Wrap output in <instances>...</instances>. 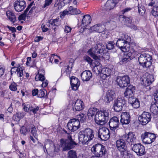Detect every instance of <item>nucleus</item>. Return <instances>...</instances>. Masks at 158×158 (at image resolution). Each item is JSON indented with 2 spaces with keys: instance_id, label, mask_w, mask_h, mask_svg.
I'll list each match as a JSON object with an SVG mask.
<instances>
[{
  "instance_id": "32",
  "label": "nucleus",
  "mask_w": 158,
  "mask_h": 158,
  "mask_svg": "<svg viewBox=\"0 0 158 158\" xmlns=\"http://www.w3.org/2000/svg\"><path fill=\"white\" fill-rule=\"evenodd\" d=\"M33 5V3H31L27 7L26 9L24 11L23 14L19 15L18 17V19L19 20H25L27 12L29 10V9L31 8Z\"/></svg>"
},
{
  "instance_id": "49",
  "label": "nucleus",
  "mask_w": 158,
  "mask_h": 158,
  "mask_svg": "<svg viewBox=\"0 0 158 158\" xmlns=\"http://www.w3.org/2000/svg\"><path fill=\"white\" fill-rule=\"evenodd\" d=\"M152 98L154 99L156 102H158V89L153 94Z\"/></svg>"
},
{
  "instance_id": "11",
  "label": "nucleus",
  "mask_w": 158,
  "mask_h": 158,
  "mask_svg": "<svg viewBox=\"0 0 158 158\" xmlns=\"http://www.w3.org/2000/svg\"><path fill=\"white\" fill-rule=\"evenodd\" d=\"M110 137L109 130L105 127L100 128L98 132V137L103 140H106Z\"/></svg>"
},
{
  "instance_id": "44",
  "label": "nucleus",
  "mask_w": 158,
  "mask_h": 158,
  "mask_svg": "<svg viewBox=\"0 0 158 158\" xmlns=\"http://www.w3.org/2000/svg\"><path fill=\"white\" fill-rule=\"evenodd\" d=\"M96 109H88L87 115L89 117L94 116L96 113Z\"/></svg>"
},
{
  "instance_id": "40",
  "label": "nucleus",
  "mask_w": 158,
  "mask_h": 158,
  "mask_svg": "<svg viewBox=\"0 0 158 158\" xmlns=\"http://www.w3.org/2000/svg\"><path fill=\"white\" fill-rule=\"evenodd\" d=\"M103 68L102 66L99 63L98 65H96L94 67V69L96 73L100 74L102 73Z\"/></svg>"
},
{
  "instance_id": "33",
  "label": "nucleus",
  "mask_w": 158,
  "mask_h": 158,
  "mask_svg": "<svg viewBox=\"0 0 158 158\" xmlns=\"http://www.w3.org/2000/svg\"><path fill=\"white\" fill-rule=\"evenodd\" d=\"M69 15H73L79 14L81 13L80 11L76 8H74L72 6H70L68 8Z\"/></svg>"
},
{
  "instance_id": "35",
  "label": "nucleus",
  "mask_w": 158,
  "mask_h": 158,
  "mask_svg": "<svg viewBox=\"0 0 158 158\" xmlns=\"http://www.w3.org/2000/svg\"><path fill=\"white\" fill-rule=\"evenodd\" d=\"M74 106L75 109H83L84 108L83 101L79 99H78L76 101Z\"/></svg>"
},
{
  "instance_id": "31",
  "label": "nucleus",
  "mask_w": 158,
  "mask_h": 158,
  "mask_svg": "<svg viewBox=\"0 0 158 158\" xmlns=\"http://www.w3.org/2000/svg\"><path fill=\"white\" fill-rule=\"evenodd\" d=\"M91 19L90 16L88 15L83 16L82 21L81 25L84 27L86 26L91 23Z\"/></svg>"
},
{
  "instance_id": "10",
  "label": "nucleus",
  "mask_w": 158,
  "mask_h": 158,
  "mask_svg": "<svg viewBox=\"0 0 158 158\" xmlns=\"http://www.w3.org/2000/svg\"><path fill=\"white\" fill-rule=\"evenodd\" d=\"M136 53L137 52L134 49L131 48L129 52L124 54L122 56L121 60L119 62L120 64H122L126 63L129 60H132L134 58Z\"/></svg>"
},
{
  "instance_id": "62",
  "label": "nucleus",
  "mask_w": 158,
  "mask_h": 158,
  "mask_svg": "<svg viewBox=\"0 0 158 158\" xmlns=\"http://www.w3.org/2000/svg\"><path fill=\"white\" fill-rule=\"evenodd\" d=\"M158 103V102H152V105L151 106V108H155L156 109V108H158V106H157L156 105V104Z\"/></svg>"
},
{
  "instance_id": "9",
  "label": "nucleus",
  "mask_w": 158,
  "mask_h": 158,
  "mask_svg": "<svg viewBox=\"0 0 158 158\" xmlns=\"http://www.w3.org/2000/svg\"><path fill=\"white\" fill-rule=\"evenodd\" d=\"M116 147L122 155L124 156L127 153V146L126 141L123 137L116 140L115 142Z\"/></svg>"
},
{
  "instance_id": "18",
  "label": "nucleus",
  "mask_w": 158,
  "mask_h": 158,
  "mask_svg": "<svg viewBox=\"0 0 158 158\" xmlns=\"http://www.w3.org/2000/svg\"><path fill=\"white\" fill-rule=\"evenodd\" d=\"M108 123L110 129L112 131H114L118 128L120 124L119 119L116 116L111 118Z\"/></svg>"
},
{
  "instance_id": "38",
  "label": "nucleus",
  "mask_w": 158,
  "mask_h": 158,
  "mask_svg": "<svg viewBox=\"0 0 158 158\" xmlns=\"http://www.w3.org/2000/svg\"><path fill=\"white\" fill-rule=\"evenodd\" d=\"M138 10L139 15L141 16H143L145 14L146 9L144 6L142 5H138Z\"/></svg>"
},
{
  "instance_id": "63",
  "label": "nucleus",
  "mask_w": 158,
  "mask_h": 158,
  "mask_svg": "<svg viewBox=\"0 0 158 158\" xmlns=\"http://www.w3.org/2000/svg\"><path fill=\"white\" fill-rule=\"evenodd\" d=\"M128 27L136 31L138 30L137 26L134 24H130V26Z\"/></svg>"
},
{
  "instance_id": "20",
  "label": "nucleus",
  "mask_w": 158,
  "mask_h": 158,
  "mask_svg": "<svg viewBox=\"0 0 158 158\" xmlns=\"http://www.w3.org/2000/svg\"><path fill=\"white\" fill-rule=\"evenodd\" d=\"M130 116L129 113L124 112L121 115L120 122L123 125L128 124L130 122Z\"/></svg>"
},
{
  "instance_id": "13",
  "label": "nucleus",
  "mask_w": 158,
  "mask_h": 158,
  "mask_svg": "<svg viewBox=\"0 0 158 158\" xmlns=\"http://www.w3.org/2000/svg\"><path fill=\"white\" fill-rule=\"evenodd\" d=\"M67 126L69 130L74 132L80 128V122L77 119H72L69 121Z\"/></svg>"
},
{
  "instance_id": "5",
  "label": "nucleus",
  "mask_w": 158,
  "mask_h": 158,
  "mask_svg": "<svg viewBox=\"0 0 158 158\" xmlns=\"http://www.w3.org/2000/svg\"><path fill=\"white\" fill-rule=\"evenodd\" d=\"M138 61L140 65L145 68H148L152 64V57L148 54H141L138 58Z\"/></svg>"
},
{
  "instance_id": "24",
  "label": "nucleus",
  "mask_w": 158,
  "mask_h": 158,
  "mask_svg": "<svg viewBox=\"0 0 158 158\" xmlns=\"http://www.w3.org/2000/svg\"><path fill=\"white\" fill-rule=\"evenodd\" d=\"M118 3L117 0H108L104 6V9L106 10H110L113 9Z\"/></svg>"
},
{
  "instance_id": "61",
  "label": "nucleus",
  "mask_w": 158,
  "mask_h": 158,
  "mask_svg": "<svg viewBox=\"0 0 158 158\" xmlns=\"http://www.w3.org/2000/svg\"><path fill=\"white\" fill-rule=\"evenodd\" d=\"M24 107L23 109H32L31 107V105L28 102H26L23 104Z\"/></svg>"
},
{
  "instance_id": "45",
  "label": "nucleus",
  "mask_w": 158,
  "mask_h": 158,
  "mask_svg": "<svg viewBox=\"0 0 158 158\" xmlns=\"http://www.w3.org/2000/svg\"><path fill=\"white\" fill-rule=\"evenodd\" d=\"M149 6H153V7H158V0H152V2L149 3Z\"/></svg>"
},
{
  "instance_id": "26",
  "label": "nucleus",
  "mask_w": 158,
  "mask_h": 158,
  "mask_svg": "<svg viewBox=\"0 0 158 158\" xmlns=\"http://www.w3.org/2000/svg\"><path fill=\"white\" fill-rule=\"evenodd\" d=\"M23 67L19 65L12 68L10 70V72L11 75L13 73H16L17 72V76L19 77H21L23 75Z\"/></svg>"
},
{
  "instance_id": "14",
  "label": "nucleus",
  "mask_w": 158,
  "mask_h": 158,
  "mask_svg": "<svg viewBox=\"0 0 158 158\" xmlns=\"http://www.w3.org/2000/svg\"><path fill=\"white\" fill-rule=\"evenodd\" d=\"M131 149L139 156H142L146 153L145 147L140 143L133 144Z\"/></svg>"
},
{
  "instance_id": "28",
  "label": "nucleus",
  "mask_w": 158,
  "mask_h": 158,
  "mask_svg": "<svg viewBox=\"0 0 158 158\" xmlns=\"http://www.w3.org/2000/svg\"><path fill=\"white\" fill-rule=\"evenodd\" d=\"M123 101H124L122 97H118L117 99L114 101L113 105L114 109L115 108L122 109L124 106V104L123 103Z\"/></svg>"
},
{
  "instance_id": "54",
  "label": "nucleus",
  "mask_w": 158,
  "mask_h": 158,
  "mask_svg": "<svg viewBox=\"0 0 158 158\" xmlns=\"http://www.w3.org/2000/svg\"><path fill=\"white\" fill-rule=\"evenodd\" d=\"M84 59L89 64H91L93 61V60L87 56H84Z\"/></svg>"
},
{
  "instance_id": "60",
  "label": "nucleus",
  "mask_w": 158,
  "mask_h": 158,
  "mask_svg": "<svg viewBox=\"0 0 158 158\" xmlns=\"http://www.w3.org/2000/svg\"><path fill=\"white\" fill-rule=\"evenodd\" d=\"M71 30V28L67 26H66L65 27V28L64 29V31L66 33H68L70 32Z\"/></svg>"
},
{
  "instance_id": "41",
  "label": "nucleus",
  "mask_w": 158,
  "mask_h": 158,
  "mask_svg": "<svg viewBox=\"0 0 158 158\" xmlns=\"http://www.w3.org/2000/svg\"><path fill=\"white\" fill-rule=\"evenodd\" d=\"M47 92L45 89H40L39 91L38 96L40 98L45 97L47 95Z\"/></svg>"
},
{
  "instance_id": "53",
  "label": "nucleus",
  "mask_w": 158,
  "mask_h": 158,
  "mask_svg": "<svg viewBox=\"0 0 158 158\" xmlns=\"http://www.w3.org/2000/svg\"><path fill=\"white\" fill-rule=\"evenodd\" d=\"M52 0H45V3L43 6L44 8L49 6L52 2Z\"/></svg>"
},
{
  "instance_id": "25",
  "label": "nucleus",
  "mask_w": 158,
  "mask_h": 158,
  "mask_svg": "<svg viewBox=\"0 0 158 158\" xmlns=\"http://www.w3.org/2000/svg\"><path fill=\"white\" fill-rule=\"evenodd\" d=\"M70 84L72 89L76 90L80 85V82L77 78L72 76L70 79Z\"/></svg>"
},
{
  "instance_id": "39",
  "label": "nucleus",
  "mask_w": 158,
  "mask_h": 158,
  "mask_svg": "<svg viewBox=\"0 0 158 158\" xmlns=\"http://www.w3.org/2000/svg\"><path fill=\"white\" fill-rule=\"evenodd\" d=\"M49 23L52 25L58 26L60 24L59 19H52L49 20Z\"/></svg>"
},
{
  "instance_id": "22",
  "label": "nucleus",
  "mask_w": 158,
  "mask_h": 158,
  "mask_svg": "<svg viewBox=\"0 0 158 158\" xmlns=\"http://www.w3.org/2000/svg\"><path fill=\"white\" fill-rule=\"evenodd\" d=\"M135 90V86L131 85H129L124 93V96L127 98H132L134 95V93Z\"/></svg>"
},
{
  "instance_id": "4",
  "label": "nucleus",
  "mask_w": 158,
  "mask_h": 158,
  "mask_svg": "<svg viewBox=\"0 0 158 158\" xmlns=\"http://www.w3.org/2000/svg\"><path fill=\"white\" fill-rule=\"evenodd\" d=\"M109 112L107 110H100L97 112L95 116V121L98 125H103L106 123L108 118Z\"/></svg>"
},
{
  "instance_id": "27",
  "label": "nucleus",
  "mask_w": 158,
  "mask_h": 158,
  "mask_svg": "<svg viewBox=\"0 0 158 158\" xmlns=\"http://www.w3.org/2000/svg\"><path fill=\"white\" fill-rule=\"evenodd\" d=\"M81 77L83 81H88L92 78V75L91 72L89 70L84 71L81 74Z\"/></svg>"
},
{
  "instance_id": "64",
  "label": "nucleus",
  "mask_w": 158,
  "mask_h": 158,
  "mask_svg": "<svg viewBox=\"0 0 158 158\" xmlns=\"http://www.w3.org/2000/svg\"><path fill=\"white\" fill-rule=\"evenodd\" d=\"M39 90L37 89H35L32 91V95L33 96H35L37 95H38Z\"/></svg>"
},
{
  "instance_id": "47",
  "label": "nucleus",
  "mask_w": 158,
  "mask_h": 158,
  "mask_svg": "<svg viewBox=\"0 0 158 158\" xmlns=\"http://www.w3.org/2000/svg\"><path fill=\"white\" fill-rule=\"evenodd\" d=\"M60 18L61 19L64 18L66 15H69V10L67 9L64 10L62 12H60Z\"/></svg>"
},
{
  "instance_id": "46",
  "label": "nucleus",
  "mask_w": 158,
  "mask_h": 158,
  "mask_svg": "<svg viewBox=\"0 0 158 158\" xmlns=\"http://www.w3.org/2000/svg\"><path fill=\"white\" fill-rule=\"evenodd\" d=\"M98 29H96L97 32L99 33H102L104 31L105 29V26L104 25H101L100 24H98Z\"/></svg>"
},
{
  "instance_id": "30",
  "label": "nucleus",
  "mask_w": 158,
  "mask_h": 158,
  "mask_svg": "<svg viewBox=\"0 0 158 158\" xmlns=\"http://www.w3.org/2000/svg\"><path fill=\"white\" fill-rule=\"evenodd\" d=\"M6 14L7 18L12 23H14L15 22L16 18L13 12L8 10L6 12Z\"/></svg>"
},
{
  "instance_id": "2",
  "label": "nucleus",
  "mask_w": 158,
  "mask_h": 158,
  "mask_svg": "<svg viewBox=\"0 0 158 158\" xmlns=\"http://www.w3.org/2000/svg\"><path fill=\"white\" fill-rule=\"evenodd\" d=\"M78 135L80 143L88 144V143L94 138V132L91 129H86L79 132Z\"/></svg>"
},
{
  "instance_id": "17",
  "label": "nucleus",
  "mask_w": 158,
  "mask_h": 158,
  "mask_svg": "<svg viewBox=\"0 0 158 158\" xmlns=\"http://www.w3.org/2000/svg\"><path fill=\"white\" fill-rule=\"evenodd\" d=\"M139 120L143 125H145L151 120V115L150 113L144 112L138 118Z\"/></svg>"
},
{
  "instance_id": "58",
  "label": "nucleus",
  "mask_w": 158,
  "mask_h": 158,
  "mask_svg": "<svg viewBox=\"0 0 158 158\" xmlns=\"http://www.w3.org/2000/svg\"><path fill=\"white\" fill-rule=\"evenodd\" d=\"M26 111H30V114H35L36 113L37 111H38V109H26Z\"/></svg>"
},
{
  "instance_id": "37",
  "label": "nucleus",
  "mask_w": 158,
  "mask_h": 158,
  "mask_svg": "<svg viewBox=\"0 0 158 158\" xmlns=\"http://www.w3.org/2000/svg\"><path fill=\"white\" fill-rule=\"evenodd\" d=\"M68 158H77V152L74 150L69 151L68 153Z\"/></svg>"
},
{
  "instance_id": "16",
  "label": "nucleus",
  "mask_w": 158,
  "mask_h": 158,
  "mask_svg": "<svg viewBox=\"0 0 158 158\" xmlns=\"http://www.w3.org/2000/svg\"><path fill=\"white\" fill-rule=\"evenodd\" d=\"M140 79L141 84L146 86L150 85L154 81L153 76L150 74L142 77Z\"/></svg>"
},
{
  "instance_id": "42",
  "label": "nucleus",
  "mask_w": 158,
  "mask_h": 158,
  "mask_svg": "<svg viewBox=\"0 0 158 158\" xmlns=\"http://www.w3.org/2000/svg\"><path fill=\"white\" fill-rule=\"evenodd\" d=\"M115 44L114 41H109L106 44V48L108 50L112 49L114 48Z\"/></svg>"
},
{
  "instance_id": "57",
  "label": "nucleus",
  "mask_w": 158,
  "mask_h": 158,
  "mask_svg": "<svg viewBox=\"0 0 158 158\" xmlns=\"http://www.w3.org/2000/svg\"><path fill=\"white\" fill-rule=\"evenodd\" d=\"M8 91L6 90H4L0 93L1 95L3 97H6L8 95Z\"/></svg>"
},
{
  "instance_id": "12",
  "label": "nucleus",
  "mask_w": 158,
  "mask_h": 158,
  "mask_svg": "<svg viewBox=\"0 0 158 158\" xmlns=\"http://www.w3.org/2000/svg\"><path fill=\"white\" fill-rule=\"evenodd\" d=\"M116 82L118 85L121 88L127 87L130 82V78L128 76H124L123 77H118Z\"/></svg>"
},
{
  "instance_id": "48",
  "label": "nucleus",
  "mask_w": 158,
  "mask_h": 158,
  "mask_svg": "<svg viewBox=\"0 0 158 158\" xmlns=\"http://www.w3.org/2000/svg\"><path fill=\"white\" fill-rule=\"evenodd\" d=\"M151 13L153 15L155 16H158V7H153Z\"/></svg>"
},
{
  "instance_id": "51",
  "label": "nucleus",
  "mask_w": 158,
  "mask_h": 158,
  "mask_svg": "<svg viewBox=\"0 0 158 158\" xmlns=\"http://www.w3.org/2000/svg\"><path fill=\"white\" fill-rule=\"evenodd\" d=\"M74 61L72 60V61H70L69 65L67 67V69L68 70V71L71 72L72 70V67H73Z\"/></svg>"
},
{
  "instance_id": "8",
  "label": "nucleus",
  "mask_w": 158,
  "mask_h": 158,
  "mask_svg": "<svg viewBox=\"0 0 158 158\" xmlns=\"http://www.w3.org/2000/svg\"><path fill=\"white\" fill-rule=\"evenodd\" d=\"M141 137L143 143L148 144L155 141L156 136L154 133L145 132L142 134Z\"/></svg>"
},
{
  "instance_id": "3",
  "label": "nucleus",
  "mask_w": 158,
  "mask_h": 158,
  "mask_svg": "<svg viewBox=\"0 0 158 158\" xmlns=\"http://www.w3.org/2000/svg\"><path fill=\"white\" fill-rule=\"evenodd\" d=\"M105 50V47L103 44L98 42L94 47L89 50L88 53L93 58L97 60L98 57H100L104 53Z\"/></svg>"
},
{
  "instance_id": "52",
  "label": "nucleus",
  "mask_w": 158,
  "mask_h": 158,
  "mask_svg": "<svg viewBox=\"0 0 158 158\" xmlns=\"http://www.w3.org/2000/svg\"><path fill=\"white\" fill-rule=\"evenodd\" d=\"M132 9V8L130 7H127L126 8H124L123 10H122L121 11V12L122 14H124L125 13H126L131 10Z\"/></svg>"
},
{
  "instance_id": "6",
  "label": "nucleus",
  "mask_w": 158,
  "mask_h": 158,
  "mask_svg": "<svg viewBox=\"0 0 158 158\" xmlns=\"http://www.w3.org/2000/svg\"><path fill=\"white\" fill-rule=\"evenodd\" d=\"M60 145L63 150L66 151L73 148L77 145V143L73 140L71 136L69 135L67 139H62L60 140Z\"/></svg>"
},
{
  "instance_id": "50",
  "label": "nucleus",
  "mask_w": 158,
  "mask_h": 158,
  "mask_svg": "<svg viewBox=\"0 0 158 158\" xmlns=\"http://www.w3.org/2000/svg\"><path fill=\"white\" fill-rule=\"evenodd\" d=\"M28 132V130L25 127L23 126L20 129L21 134L23 135H26Z\"/></svg>"
},
{
  "instance_id": "29",
  "label": "nucleus",
  "mask_w": 158,
  "mask_h": 158,
  "mask_svg": "<svg viewBox=\"0 0 158 158\" xmlns=\"http://www.w3.org/2000/svg\"><path fill=\"white\" fill-rule=\"evenodd\" d=\"M120 18L122 19L123 23L127 26H129L132 23V18L131 17H126L122 15L120 16Z\"/></svg>"
},
{
  "instance_id": "7",
  "label": "nucleus",
  "mask_w": 158,
  "mask_h": 158,
  "mask_svg": "<svg viewBox=\"0 0 158 158\" xmlns=\"http://www.w3.org/2000/svg\"><path fill=\"white\" fill-rule=\"evenodd\" d=\"M91 151L95 155L101 157L105 155L106 153V147L100 144H97L93 146Z\"/></svg>"
},
{
  "instance_id": "55",
  "label": "nucleus",
  "mask_w": 158,
  "mask_h": 158,
  "mask_svg": "<svg viewBox=\"0 0 158 158\" xmlns=\"http://www.w3.org/2000/svg\"><path fill=\"white\" fill-rule=\"evenodd\" d=\"M132 105L133 108L134 109H137L139 106V102L138 101H135L134 103H133Z\"/></svg>"
},
{
  "instance_id": "56",
  "label": "nucleus",
  "mask_w": 158,
  "mask_h": 158,
  "mask_svg": "<svg viewBox=\"0 0 158 158\" xmlns=\"http://www.w3.org/2000/svg\"><path fill=\"white\" fill-rule=\"evenodd\" d=\"M36 129L35 127H32L31 128V133L33 135L35 138L36 136Z\"/></svg>"
},
{
  "instance_id": "59",
  "label": "nucleus",
  "mask_w": 158,
  "mask_h": 158,
  "mask_svg": "<svg viewBox=\"0 0 158 158\" xmlns=\"http://www.w3.org/2000/svg\"><path fill=\"white\" fill-rule=\"evenodd\" d=\"M10 89L13 91H15L17 90V88L15 84H11L9 86Z\"/></svg>"
},
{
  "instance_id": "43",
  "label": "nucleus",
  "mask_w": 158,
  "mask_h": 158,
  "mask_svg": "<svg viewBox=\"0 0 158 158\" xmlns=\"http://www.w3.org/2000/svg\"><path fill=\"white\" fill-rule=\"evenodd\" d=\"M35 80L36 81H43L45 80L44 76L42 74H38L36 75L35 77Z\"/></svg>"
},
{
  "instance_id": "34",
  "label": "nucleus",
  "mask_w": 158,
  "mask_h": 158,
  "mask_svg": "<svg viewBox=\"0 0 158 158\" xmlns=\"http://www.w3.org/2000/svg\"><path fill=\"white\" fill-rule=\"evenodd\" d=\"M25 114L23 113H18L15 115H13V119L17 122H18L22 118H23Z\"/></svg>"
},
{
  "instance_id": "19",
  "label": "nucleus",
  "mask_w": 158,
  "mask_h": 158,
  "mask_svg": "<svg viewBox=\"0 0 158 158\" xmlns=\"http://www.w3.org/2000/svg\"><path fill=\"white\" fill-rule=\"evenodd\" d=\"M26 6V3L24 0H17L15 2L14 4L15 10L18 12L23 11Z\"/></svg>"
},
{
  "instance_id": "1",
  "label": "nucleus",
  "mask_w": 158,
  "mask_h": 158,
  "mask_svg": "<svg viewBox=\"0 0 158 158\" xmlns=\"http://www.w3.org/2000/svg\"><path fill=\"white\" fill-rule=\"evenodd\" d=\"M119 35L122 38L118 39L116 43V46L123 52H127L131 49V37L127 35L122 32L119 33Z\"/></svg>"
},
{
  "instance_id": "15",
  "label": "nucleus",
  "mask_w": 158,
  "mask_h": 158,
  "mask_svg": "<svg viewBox=\"0 0 158 158\" xmlns=\"http://www.w3.org/2000/svg\"><path fill=\"white\" fill-rule=\"evenodd\" d=\"M123 138L130 145L134 144L136 140V137L135 134L133 132L130 131L128 133L122 136Z\"/></svg>"
},
{
  "instance_id": "21",
  "label": "nucleus",
  "mask_w": 158,
  "mask_h": 158,
  "mask_svg": "<svg viewBox=\"0 0 158 158\" xmlns=\"http://www.w3.org/2000/svg\"><path fill=\"white\" fill-rule=\"evenodd\" d=\"M115 96L114 91L113 90H109L106 92L104 100L106 103H109L113 100Z\"/></svg>"
},
{
  "instance_id": "36",
  "label": "nucleus",
  "mask_w": 158,
  "mask_h": 158,
  "mask_svg": "<svg viewBox=\"0 0 158 158\" xmlns=\"http://www.w3.org/2000/svg\"><path fill=\"white\" fill-rule=\"evenodd\" d=\"M77 119L80 122V123H83L86 121V116L83 113H82L77 115Z\"/></svg>"
},
{
  "instance_id": "23",
  "label": "nucleus",
  "mask_w": 158,
  "mask_h": 158,
  "mask_svg": "<svg viewBox=\"0 0 158 158\" xmlns=\"http://www.w3.org/2000/svg\"><path fill=\"white\" fill-rule=\"evenodd\" d=\"M112 71V69L109 68L107 67L103 68L100 75L101 78L105 80L107 77H109Z\"/></svg>"
}]
</instances>
